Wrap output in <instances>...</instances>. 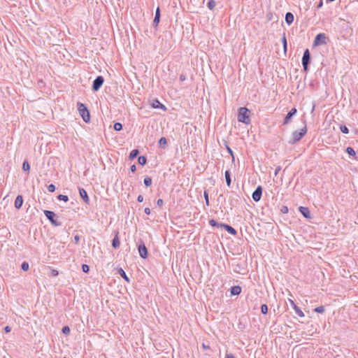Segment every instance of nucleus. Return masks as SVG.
I'll list each match as a JSON object with an SVG mask.
<instances>
[{
  "label": "nucleus",
  "mask_w": 358,
  "mask_h": 358,
  "mask_svg": "<svg viewBox=\"0 0 358 358\" xmlns=\"http://www.w3.org/2000/svg\"><path fill=\"white\" fill-rule=\"evenodd\" d=\"M268 306L266 304H262L261 306V312L263 315H266L268 313Z\"/></svg>",
  "instance_id": "34"
},
{
  "label": "nucleus",
  "mask_w": 358,
  "mask_h": 358,
  "mask_svg": "<svg viewBox=\"0 0 358 358\" xmlns=\"http://www.w3.org/2000/svg\"><path fill=\"white\" fill-rule=\"evenodd\" d=\"M288 211H289V210H288L287 206H282V208H281V209H280V212H281L282 213H283V214H286V213H288Z\"/></svg>",
  "instance_id": "44"
},
{
  "label": "nucleus",
  "mask_w": 358,
  "mask_h": 358,
  "mask_svg": "<svg viewBox=\"0 0 358 358\" xmlns=\"http://www.w3.org/2000/svg\"><path fill=\"white\" fill-rule=\"evenodd\" d=\"M215 5H216V3L214 0H208V1L207 2V7L210 10L214 9Z\"/></svg>",
  "instance_id": "29"
},
{
  "label": "nucleus",
  "mask_w": 358,
  "mask_h": 358,
  "mask_svg": "<svg viewBox=\"0 0 358 358\" xmlns=\"http://www.w3.org/2000/svg\"><path fill=\"white\" fill-rule=\"evenodd\" d=\"M47 188L50 192H54L56 189V187L53 184H50V185H48Z\"/></svg>",
  "instance_id": "42"
},
{
  "label": "nucleus",
  "mask_w": 358,
  "mask_h": 358,
  "mask_svg": "<svg viewBox=\"0 0 358 358\" xmlns=\"http://www.w3.org/2000/svg\"><path fill=\"white\" fill-rule=\"evenodd\" d=\"M304 127L299 131H294L292 132L288 143L290 145L296 144L299 142L307 133V127L306 124V120L303 121Z\"/></svg>",
  "instance_id": "1"
},
{
  "label": "nucleus",
  "mask_w": 358,
  "mask_h": 358,
  "mask_svg": "<svg viewBox=\"0 0 358 358\" xmlns=\"http://www.w3.org/2000/svg\"><path fill=\"white\" fill-rule=\"evenodd\" d=\"M314 311L317 313H324V311H325V309H324V307L323 306H320L316 307L314 309Z\"/></svg>",
  "instance_id": "35"
},
{
  "label": "nucleus",
  "mask_w": 358,
  "mask_h": 358,
  "mask_svg": "<svg viewBox=\"0 0 358 358\" xmlns=\"http://www.w3.org/2000/svg\"><path fill=\"white\" fill-rule=\"evenodd\" d=\"M322 6V1L321 0L319 5L317 6V8H320Z\"/></svg>",
  "instance_id": "57"
},
{
  "label": "nucleus",
  "mask_w": 358,
  "mask_h": 358,
  "mask_svg": "<svg viewBox=\"0 0 358 358\" xmlns=\"http://www.w3.org/2000/svg\"><path fill=\"white\" fill-rule=\"evenodd\" d=\"M262 191L263 188L262 186L259 185L256 187L255 190L252 194V198L255 201L258 202L260 201L262 195Z\"/></svg>",
  "instance_id": "8"
},
{
  "label": "nucleus",
  "mask_w": 358,
  "mask_h": 358,
  "mask_svg": "<svg viewBox=\"0 0 358 358\" xmlns=\"http://www.w3.org/2000/svg\"><path fill=\"white\" fill-rule=\"evenodd\" d=\"M77 108L79 112L80 115L82 117L84 122L86 123L90 122V111L85 103L78 102Z\"/></svg>",
  "instance_id": "3"
},
{
  "label": "nucleus",
  "mask_w": 358,
  "mask_h": 358,
  "mask_svg": "<svg viewBox=\"0 0 358 358\" xmlns=\"http://www.w3.org/2000/svg\"><path fill=\"white\" fill-rule=\"evenodd\" d=\"M250 110L246 107H241L238 109V121L246 124L250 123Z\"/></svg>",
  "instance_id": "2"
},
{
  "label": "nucleus",
  "mask_w": 358,
  "mask_h": 358,
  "mask_svg": "<svg viewBox=\"0 0 358 358\" xmlns=\"http://www.w3.org/2000/svg\"><path fill=\"white\" fill-rule=\"evenodd\" d=\"M302 64H309L310 63V53L308 49H306L301 60Z\"/></svg>",
  "instance_id": "13"
},
{
  "label": "nucleus",
  "mask_w": 358,
  "mask_h": 358,
  "mask_svg": "<svg viewBox=\"0 0 358 358\" xmlns=\"http://www.w3.org/2000/svg\"><path fill=\"white\" fill-rule=\"evenodd\" d=\"M163 204H164V201H163V199H159L157 201V205L159 207H162Z\"/></svg>",
  "instance_id": "46"
},
{
  "label": "nucleus",
  "mask_w": 358,
  "mask_h": 358,
  "mask_svg": "<svg viewBox=\"0 0 358 358\" xmlns=\"http://www.w3.org/2000/svg\"><path fill=\"white\" fill-rule=\"evenodd\" d=\"M139 154V150L138 149H134L131 151L129 155V159L131 160L134 159Z\"/></svg>",
  "instance_id": "24"
},
{
  "label": "nucleus",
  "mask_w": 358,
  "mask_h": 358,
  "mask_svg": "<svg viewBox=\"0 0 358 358\" xmlns=\"http://www.w3.org/2000/svg\"><path fill=\"white\" fill-rule=\"evenodd\" d=\"M345 152L350 155V156H352V157H354L355 159H357L356 157V152L355 151V150L351 148V147H348L345 150Z\"/></svg>",
  "instance_id": "26"
},
{
  "label": "nucleus",
  "mask_w": 358,
  "mask_h": 358,
  "mask_svg": "<svg viewBox=\"0 0 358 358\" xmlns=\"http://www.w3.org/2000/svg\"><path fill=\"white\" fill-rule=\"evenodd\" d=\"M280 169H281V167H280V166H278V167L275 169V173H274L275 176H277V175L278 174V173H279V171H280Z\"/></svg>",
  "instance_id": "53"
},
{
  "label": "nucleus",
  "mask_w": 358,
  "mask_h": 358,
  "mask_svg": "<svg viewBox=\"0 0 358 358\" xmlns=\"http://www.w3.org/2000/svg\"><path fill=\"white\" fill-rule=\"evenodd\" d=\"M327 36L326 34L324 33H320L316 35L314 41L313 45L314 46H318L320 45H324L327 43L326 41Z\"/></svg>",
  "instance_id": "6"
},
{
  "label": "nucleus",
  "mask_w": 358,
  "mask_h": 358,
  "mask_svg": "<svg viewBox=\"0 0 358 358\" xmlns=\"http://www.w3.org/2000/svg\"><path fill=\"white\" fill-rule=\"evenodd\" d=\"M57 199L59 201H63L64 202H67L69 201V196L64 194H59L57 196Z\"/></svg>",
  "instance_id": "32"
},
{
  "label": "nucleus",
  "mask_w": 358,
  "mask_h": 358,
  "mask_svg": "<svg viewBox=\"0 0 358 358\" xmlns=\"http://www.w3.org/2000/svg\"><path fill=\"white\" fill-rule=\"evenodd\" d=\"M138 250L139 255L142 259H146L148 257V249L143 241H141V243L138 245Z\"/></svg>",
  "instance_id": "7"
},
{
  "label": "nucleus",
  "mask_w": 358,
  "mask_h": 358,
  "mask_svg": "<svg viewBox=\"0 0 358 358\" xmlns=\"http://www.w3.org/2000/svg\"><path fill=\"white\" fill-rule=\"evenodd\" d=\"M3 330L6 333H9L10 331H11V328L9 326H6L4 328H3Z\"/></svg>",
  "instance_id": "48"
},
{
  "label": "nucleus",
  "mask_w": 358,
  "mask_h": 358,
  "mask_svg": "<svg viewBox=\"0 0 358 358\" xmlns=\"http://www.w3.org/2000/svg\"><path fill=\"white\" fill-rule=\"evenodd\" d=\"M180 79L181 80H185V76H183V75H180Z\"/></svg>",
  "instance_id": "56"
},
{
  "label": "nucleus",
  "mask_w": 358,
  "mask_h": 358,
  "mask_svg": "<svg viewBox=\"0 0 358 358\" xmlns=\"http://www.w3.org/2000/svg\"><path fill=\"white\" fill-rule=\"evenodd\" d=\"M226 149L228 152V153L232 157V159L234 160V152L233 150L231 149V148L229 146H228L227 145H226Z\"/></svg>",
  "instance_id": "43"
},
{
  "label": "nucleus",
  "mask_w": 358,
  "mask_h": 358,
  "mask_svg": "<svg viewBox=\"0 0 358 358\" xmlns=\"http://www.w3.org/2000/svg\"><path fill=\"white\" fill-rule=\"evenodd\" d=\"M138 162L139 164H141V166H144L145 164H146L147 163V158L145 156H140L138 157Z\"/></svg>",
  "instance_id": "27"
},
{
  "label": "nucleus",
  "mask_w": 358,
  "mask_h": 358,
  "mask_svg": "<svg viewBox=\"0 0 358 358\" xmlns=\"http://www.w3.org/2000/svg\"><path fill=\"white\" fill-rule=\"evenodd\" d=\"M289 301L291 306H292V308H294L296 314H297L300 317H303L304 313L301 310V308L296 306V304L294 302V301H292V299H289Z\"/></svg>",
  "instance_id": "12"
},
{
  "label": "nucleus",
  "mask_w": 358,
  "mask_h": 358,
  "mask_svg": "<svg viewBox=\"0 0 358 358\" xmlns=\"http://www.w3.org/2000/svg\"><path fill=\"white\" fill-rule=\"evenodd\" d=\"M299 210L305 218L310 217V210L308 209V208L304 207V206H300L299 208Z\"/></svg>",
  "instance_id": "15"
},
{
  "label": "nucleus",
  "mask_w": 358,
  "mask_h": 358,
  "mask_svg": "<svg viewBox=\"0 0 358 358\" xmlns=\"http://www.w3.org/2000/svg\"><path fill=\"white\" fill-rule=\"evenodd\" d=\"M225 180L227 185L230 187L231 184V172L229 170H227L224 173Z\"/></svg>",
  "instance_id": "22"
},
{
  "label": "nucleus",
  "mask_w": 358,
  "mask_h": 358,
  "mask_svg": "<svg viewBox=\"0 0 358 358\" xmlns=\"http://www.w3.org/2000/svg\"><path fill=\"white\" fill-rule=\"evenodd\" d=\"M152 182V178L150 177L146 176L143 180V183L145 187L151 186Z\"/></svg>",
  "instance_id": "28"
},
{
  "label": "nucleus",
  "mask_w": 358,
  "mask_h": 358,
  "mask_svg": "<svg viewBox=\"0 0 358 358\" xmlns=\"http://www.w3.org/2000/svg\"><path fill=\"white\" fill-rule=\"evenodd\" d=\"M51 273L52 276H57L59 275V272L55 269H52Z\"/></svg>",
  "instance_id": "50"
},
{
  "label": "nucleus",
  "mask_w": 358,
  "mask_h": 358,
  "mask_svg": "<svg viewBox=\"0 0 358 358\" xmlns=\"http://www.w3.org/2000/svg\"><path fill=\"white\" fill-rule=\"evenodd\" d=\"M144 212L145 214L150 215L151 213V210H150V208H145L144 210Z\"/></svg>",
  "instance_id": "54"
},
{
  "label": "nucleus",
  "mask_w": 358,
  "mask_h": 358,
  "mask_svg": "<svg viewBox=\"0 0 358 358\" xmlns=\"http://www.w3.org/2000/svg\"><path fill=\"white\" fill-rule=\"evenodd\" d=\"M282 46H283V50L285 52H286L287 48V38L285 36V34H283V36L282 38Z\"/></svg>",
  "instance_id": "31"
},
{
  "label": "nucleus",
  "mask_w": 358,
  "mask_h": 358,
  "mask_svg": "<svg viewBox=\"0 0 358 358\" xmlns=\"http://www.w3.org/2000/svg\"><path fill=\"white\" fill-rule=\"evenodd\" d=\"M296 108H292L286 115L284 119L283 124H288L291 122L292 118L296 114Z\"/></svg>",
  "instance_id": "9"
},
{
  "label": "nucleus",
  "mask_w": 358,
  "mask_h": 358,
  "mask_svg": "<svg viewBox=\"0 0 358 358\" xmlns=\"http://www.w3.org/2000/svg\"><path fill=\"white\" fill-rule=\"evenodd\" d=\"M203 196H204V199H205V201H206V204L207 206H209V197H208V193L206 190L204 191L203 192Z\"/></svg>",
  "instance_id": "40"
},
{
  "label": "nucleus",
  "mask_w": 358,
  "mask_h": 358,
  "mask_svg": "<svg viewBox=\"0 0 358 358\" xmlns=\"http://www.w3.org/2000/svg\"><path fill=\"white\" fill-rule=\"evenodd\" d=\"M22 169L25 172H29L30 170V165L27 160L24 161L22 164Z\"/></svg>",
  "instance_id": "30"
},
{
  "label": "nucleus",
  "mask_w": 358,
  "mask_h": 358,
  "mask_svg": "<svg viewBox=\"0 0 358 358\" xmlns=\"http://www.w3.org/2000/svg\"><path fill=\"white\" fill-rule=\"evenodd\" d=\"M118 231H117L115 233V235L113 238V239L112 240V246L113 248L115 249H117L120 247V239H119V237H118Z\"/></svg>",
  "instance_id": "17"
},
{
  "label": "nucleus",
  "mask_w": 358,
  "mask_h": 358,
  "mask_svg": "<svg viewBox=\"0 0 358 358\" xmlns=\"http://www.w3.org/2000/svg\"><path fill=\"white\" fill-rule=\"evenodd\" d=\"M104 83V78L102 76H98L93 81V83H92V90L94 92H97L100 90V88L101 87V86L103 85Z\"/></svg>",
  "instance_id": "5"
},
{
  "label": "nucleus",
  "mask_w": 358,
  "mask_h": 358,
  "mask_svg": "<svg viewBox=\"0 0 358 358\" xmlns=\"http://www.w3.org/2000/svg\"><path fill=\"white\" fill-rule=\"evenodd\" d=\"M209 224L213 227H221V225H223V223H218L216 220L212 219L209 220Z\"/></svg>",
  "instance_id": "25"
},
{
  "label": "nucleus",
  "mask_w": 358,
  "mask_h": 358,
  "mask_svg": "<svg viewBox=\"0 0 358 358\" xmlns=\"http://www.w3.org/2000/svg\"><path fill=\"white\" fill-rule=\"evenodd\" d=\"M151 106L153 108L162 109L164 111L167 110L166 107L162 104L157 99H153L152 101Z\"/></svg>",
  "instance_id": "10"
},
{
  "label": "nucleus",
  "mask_w": 358,
  "mask_h": 358,
  "mask_svg": "<svg viewBox=\"0 0 358 358\" xmlns=\"http://www.w3.org/2000/svg\"><path fill=\"white\" fill-rule=\"evenodd\" d=\"M62 331L64 335H69L70 334L71 330L68 326H64L63 327Z\"/></svg>",
  "instance_id": "39"
},
{
  "label": "nucleus",
  "mask_w": 358,
  "mask_h": 358,
  "mask_svg": "<svg viewBox=\"0 0 358 358\" xmlns=\"http://www.w3.org/2000/svg\"><path fill=\"white\" fill-rule=\"evenodd\" d=\"M78 190H79V194H80V196L81 197V199L83 200V201L86 204H89L90 203V199H89L87 192L85 191V189H83L82 187H79Z\"/></svg>",
  "instance_id": "11"
},
{
  "label": "nucleus",
  "mask_w": 358,
  "mask_h": 358,
  "mask_svg": "<svg viewBox=\"0 0 358 358\" xmlns=\"http://www.w3.org/2000/svg\"><path fill=\"white\" fill-rule=\"evenodd\" d=\"M221 228H224L229 234L231 235L236 236L237 234V231L229 224L223 223V225H221Z\"/></svg>",
  "instance_id": "16"
},
{
  "label": "nucleus",
  "mask_w": 358,
  "mask_h": 358,
  "mask_svg": "<svg viewBox=\"0 0 358 358\" xmlns=\"http://www.w3.org/2000/svg\"><path fill=\"white\" fill-rule=\"evenodd\" d=\"M113 128L115 131H120L122 129V124L120 122H116L114 124Z\"/></svg>",
  "instance_id": "36"
},
{
  "label": "nucleus",
  "mask_w": 358,
  "mask_h": 358,
  "mask_svg": "<svg viewBox=\"0 0 358 358\" xmlns=\"http://www.w3.org/2000/svg\"><path fill=\"white\" fill-rule=\"evenodd\" d=\"M117 273L124 280H126L127 282H130V279L127 276V273H125V271L123 270V268H119L117 269Z\"/></svg>",
  "instance_id": "21"
},
{
  "label": "nucleus",
  "mask_w": 358,
  "mask_h": 358,
  "mask_svg": "<svg viewBox=\"0 0 358 358\" xmlns=\"http://www.w3.org/2000/svg\"><path fill=\"white\" fill-rule=\"evenodd\" d=\"M202 347H203V349H205V350H208V349H210V347H209L208 345H206L205 343H203V344H202Z\"/></svg>",
  "instance_id": "55"
},
{
  "label": "nucleus",
  "mask_w": 358,
  "mask_h": 358,
  "mask_svg": "<svg viewBox=\"0 0 358 358\" xmlns=\"http://www.w3.org/2000/svg\"><path fill=\"white\" fill-rule=\"evenodd\" d=\"M166 145H167V139L165 137L160 138V139L159 140V148L164 149V148H166Z\"/></svg>",
  "instance_id": "23"
},
{
  "label": "nucleus",
  "mask_w": 358,
  "mask_h": 358,
  "mask_svg": "<svg viewBox=\"0 0 358 358\" xmlns=\"http://www.w3.org/2000/svg\"><path fill=\"white\" fill-rule=\"evenodd\" d=\"M130 171L134 173L136 171V166L135 164H133L130 166Z\"/></svg>",
  "instance_id": "49"
},
{
  "label": "nucleus",
  "mask_w": 358,
  "mask_h": 358,
  "mask_svg": "<svg viewBox=\"0 0 358 358\" xmlns=\"http://www.w3.org/2000/svg\"><path fill=\"white\" fill-rule=\"evenodd\" d=\"M80 236H79V235H78V234H77V235H76V236H74V243H75L76 244H78V243H79V241H80Z\"/></svg>",
  "instance_id": "47"
},
{
  "label": "nucleus",
  "mask_w": 358,
  "mask_h": 358,
  "mask_svg": "<svg viewBox=\"0 0 358 358\" xmlns=\"http://www.w3.org/2000/svg\"><path fill=\"white\" fill-rule=\"evenodd\" d=\"M143 196L141 194L138 195L137 197V201L139 203H141V202H143Z\"/></svg>",
  "instance_id": "51"
},
{
  "label": "nucleus",
  "mask_w": 358,
  "mask_h": 358,
  "mask_svg": "<svg viewBox=\"0 0 358 358\" xmlns=\"http://www.w3.org/2000/svg\"><path fill=\"white\" fill-rule=\"evenodd\" d=\"M340 130L343 134H348L349 133V129L345 125H341Z\"/></svg>",
  "instance_id": "38"
},
{
  "label": "nucleus",
  "mask_w": 358,
  "mask_h": 358,
  "mask_svg": "<svg viewBox=\"0 0 358 358\" xmlns=\"http://www.w3.org/2000/svg\"><path fill=\"white\" fill-rule=\"evenodd\" d=\"M44 215H45L46 218L50 222V223L55 226L58 227L61 225V222H58L57 220V215L56 214L51 210H44Z\"/></svg>",
  "instance_id": "4"
},
{
  "label": "nucleus",
  "mask_w": 358,
  "mask_h": 358,
  "mask_svg": "<svg viewBox=\"0 0 358 358\" xmlns=\"http://www.w3.org/2000/svg\"><path fill=\"white\" fill-rule=\"evenodd\" d=\"M29 265L27 262H23L21 264V269L24 271H27L29 270Z\"/></svg>",
  "instance_id": "37"
},
{
  "label": "nucleus",
  "mask_w": 358,
  "mask_h": 358,
  "mask_svg": "<svg viewBox=\"0 0 358 358\" xmlns=\"http://www.w3.org/2000/svg\"><path fill=\"white\" fill-rule=\"evenodd\" d=\"M294 17L292 13L287 12L285 14V20L288 25H290L291 24H292V22H294Z\"/></svg>",
  "instance_id": "20"
},
{
  "label": "nucleus",
  "mask_w": 358,
  "mask_h": 358,
  "mask_svg": "<svg viewBox=\"0 0 358 358\" xmlns=\"http://www.w3.org/2000/svg\"><path fill=\"white\" fill-rule=\"evenodd\" d=\"M23 204V198L22 196L18 195L17 196L15 200V207L16 209H20Z\"/></svg>",
  "instance_id": "18"
},
{
  "label": "nucleus",
  "mask_w": 358,
  "mask_h": 358,
  "mask_svg": "<svg viewBox=\"0 0 358 358\" xmlns=\"http://www.w3.org/2000/svg\"><path fill=\"white\" fill-rule=\"evenodd\" d=\"M242 288L239 285L232 286L230 289L231 295L236 296L241 294Z\"/></svg>",
  "instance_id": "19"
},
{
  "label": "nucleus",
  "mask_w": 358,
  "mask_h": 358,
  "mask_svg": "<svg viewBox=\"0 0 358 358\" xmlns=\"http://www.w3.org/2000/svg\"><path fill=\"white\" fill-rule=\"evenodd\" d=\"M160 17H161V14H160V8L158 6L156 9V11H155V17H154V20H153V26L155 27H157L159 23V21H160Z\"/></svg>",
  "instance_id": "14"
},
{
  "label": "nucleus",
  "mask_w": 358,
  "mask_h": 358,
  "mask_svg": "<svg viewBox=\"0 0 358 358\" xmlns=\"http://www.w3.org/2000/svg\"><path fill=\"white\" fill-rule=\"evenodd\" d=\"M82 271L85 273H88L90 271V266L87 264H83Z\"/></svg>",
  "instance_id": "41"
},
{
  "label": "nucleus",
  "mask_w": 358,
  "mask_h": 358,
  "mask_svg": "<svg viewBox=\"0 0 358 358\" xmlns=\"http://www.w3.org/2000/svg\"><path fill=\"white\" fill-rule=\"evenodd\" d=\"M302 66L303 71L307 73L309 71V64H302Z\"/></svg>",
  "instance_id": "45"
},
{
  "label": "nucleus",
  "mask_w": 358,
  "mask_h": 358,
  "mask_svg": "<svg viewBox=\"0 0 358 358\" xmlns=\"http://www.w3.org/2000/svg\"><path fill=\"white\" fill-rule=\"evenodd\" d=\"M267 21H271L274 20V14L271 11H268L266 15Z\"/></svg>",
  "instance_id": "33"
},
{
  "label": "nucleus",
  "mask_w": 358,
  "mask_h": 358,
  "mask_svg": "<svg viewBox=\"0 0 358 358\" xmlns=\"http://www.w3.org/2000/svg\"><path fill=\"white\" fill-rule=\"evenodd\" d=\"M225 358H236L234 355L227 353L225 355Z\"/></svg>",
  "instance_id": "52"
},
{
  "label": "nucleus",
  "mask_w": 358,
  "mask_h": 358,
  "mask_svg": "<svg viewBox=\"0 0 358 358\" xmlns=\"http://www.w3.org/2000/svg\"><path fill=\"white\" fill-rule=\"evenodd\" d=\"M63 358H67V357H63Z\"/></svg>",
  "instance_id": "58"
}]
</instances>
